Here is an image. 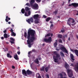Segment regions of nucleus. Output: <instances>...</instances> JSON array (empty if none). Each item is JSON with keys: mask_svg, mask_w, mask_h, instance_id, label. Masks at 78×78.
Listing matches in <instances>:
<instances>
[{"mask_svg": "<svg viewBox=\"0 0 78 78\" xmlns=\"http://www.w3.org/2000/svg\"><path fill=\"white\" fill-rule=\"evenodd\" d=\"M36 34V31L33 30H29L27 32V38L28 39L27 41V44H28V47L29 48L31 47L32 44L31 42H33L34 40H36V38L34 36Z\"/></svg>", "mask_w": 78, "mask_h": 78, "instance_id": "nucleus-1", "label": "nucleus"}, {"mask_svg": "<svg viewBox=\"0 0 78 78\" xmlns=\"http://www.w3.org/2000/svg\"><path fill=\"white\" fill-rule=\"evenodd\" d=\"M54 55H55H55L53 56V59H54V61L55 62H58V59L60 60L61 58V56L60 55L57 53L56 51L54 52Z\"/></svg>", "mask_w": 78, "mask_h": 78, "instance_id": "nucleus-2", "label": "nucleus"}, {"mask_svg": "<svg viewBox=\"0 0 78 78\" xmlns=\"http://www.w3.org/2000/svg\"><path fill=\"white\" fill-rule=\"evenodd\" d=\"M30 8L27 7H26L25 8V10L26 11V12L28 11V14L27 12H25L24 14V16H25L28 17L31 15V11H30Z\"/></svg>", "mask_w": 78, "mask_h": 78, "instance_id": "nucleus-3", "label": "nucleus"}, {"mask_svg": "<svg viewBox=\"0 0 78 78\" xmlns=\"http://www.w3.org/2000/svg\"><path fill=\"white\" fill-rule=\"evenodd\" d=\"M67 72L69 77L71 78V77L73 76V72H72V70L70 69H67Z\"/></svg>", "mask_w": 78, "mask_h": 78, "instance_id": "nucleus-4", "label": "nucleus"}, {"mask_svg": "<svg viewBox=\"0 0 78 78\" xmlns=\"http://www.w3.org/2000/svg\"><path fill=\"white\" fill-rule=\"evenodd\" d=\"M31 7L34 9L37 10L39 9V5L36 3H35L34 5L33 4Z\"/></svg>", "mask_w": 78, "mask_h": 78, "instance_id": "nucleus-5", "label": "nucleus"}, {"mask_svg": "<svg viewBox=\"0 0 78 78\" xmlns=\"http://www.w3.org/2000/svg\"><path fill=\"white\" fill-rule=\"evenodd\" d=\"M44 41L47 43L48 42H51L52 41V40L51 39V37H48V39L47 38H44Z\"/></svg>", "mask_w": 78, "mask_h": 78, "instance_id": "nucleus-6", "label": "nucleus"}, {"mask_svg": "<svg viewBox=\"0 0 78 78\" xmlns=\"http://www.w3.org/2000/svg\"><path fill=\"white\" fill-rule=\"evenodd\" d=\"M26 21L29 24H31V23H33L34 22V20L33 18H29L26 20Z\"/></svg>", "mask_w": 78, "mask_h": 78, "instance_id": "nucleus-7", "label": "nucleus"}, {"mask_svg": "<svg viewBox=\"0 0 78 78\" xmlns=\"http://www.w3.org/2000/svg\"><path fill=\"white\" fill-rule=\"evenodd\" d=\"M60 50H62L63 51H64V52H65L66 53L68 54V51L66 49V48L64 46L60 48Z\"/></svg>", "mask_w": 78, "mask_h": 78, "instance_id": "nucleus-8", "label": "nucleus"}, {"mask_svg": "<svg viewBox=\"0 0 78 78\" xmlns=\"http://www.w3.org/2000/svg\"><path fill=\"white\" fill-rule=\"evenodd\" d=\"M74 6V7H75V8L76 7H78V3H72L71 4H69V6Z\"/></svg>", "mask_w": 78, "mask_h": 78, "instance_id": "nucleus-9", "label": "nucleus"}, {"mask_svg": "<svg viewBox=\"0 0 78 78\" xmlns=\"http://www.w3.org/2000/svg\"><path fill=\"white\" fill-rule=\"evenodd\" d=\"M73 19V18L71 17L69 18L68 20H67V24L70 27H71V25L69 23H70V22L72 21V20Z\"/></svg>", "mask_w": 78, "mask_h": 78, "instance_id": "nucleus-10", "label": "nucleus"}, {"mask_svg": "<svg viewBox=\"0 0 78 78\" xmlns=\"http://www.w3.org/2000/svg\"><path fill=\"white\" fill-rule=\"evenodd\" d=\"M39 15L36 14L34 15L33 16V18L34 19H37L39 18Z\"/></svg>", "mask_w": 78, "mask_h": 78, "instance_id": "nucleus-11", "label": "nucleus"}, {"mask_svg": "<svg viewBox=\"0 0 78 78\" xmlns=\"http://www.w3.org/2000/svg\"><path fill=\"white\" fill-rule=\"evenodd\" d=\"M22 73L23 75H25V76H27V72H26V71H25V69H23L22 70Z\"/></svg>", "mask_w": 78, "mask_h": 78, "instance_id": "nucleus-12", "label": "nucleus"}, {"mask_svg": "<svg viewBox=\"0 0 78 78\" xmlns=\"http://www.w3.org/2000/svg\"><path fill=\"white\" fill-rule=\"evenodd\" d=\"M9 20H11V18H8V16H7L6 17V19H5V20L6 22H8Z\"/></svg>", "mask_w": 78, "mask_h": 78, "instance_id": "nucleus-13", "label": "nucleus"}, {"mask_svg": "<svg viewBox=\"0 0 78 78\" xmlns=\"http://www.w3.org/2000/svg\"><path fill=\"white\" fill-rule=\"evenodd\" d=\"M27 75H31V74H32V72L29 70H27Z\"/></svg>", "mask_w": 78, "mask_h": 78, "instance_id": "nucleus-14", "label": "nucleus"}, {"mask_svg": "<svg viewBox=\"0 0 78 78\" xmlns=\"http://www.w3.org/2000/svg\"><path fill=\"white\" fill-rule=\"evenodd\" d=\"M35 2V1L34 0H31L30 3V4L31 6L33 5V4H34V3Z\"/></svg>", "mask_w": 78, "mask_h": 78, "instance_id": "nucleus-15", "label": "nucleus"}, {"mask_svg": "<svg viewBox=\"0 0 78 78\" xmlns=\"http://www.w3.org/2000/svg\"><path fill=\"white\" fill-rule=\"evenodd\" d=\"M58 76H60V78H67V77H63V75H62V73H60L58 74Z\"/></svg>", "mask_w": 78, "mask_h": 78, "instance_id": "nucleus-16", "label": "nucleus"}, {"mask_svg": "<svg viewBox=\"0 0 78 78\" xmlns=\"http://www.w3.org/2000/svg\"><path fill=\"white\" fill-rule=\"evenodd\" d=\"M70 56L71 58V59L73 61H75V59L73 58H74V56H73V55L72 54H70Z\"/></svg>", "mask_w": 78, "mask_h": 78, "instance_id": "nucleus-17", "label": "nucleus"}, {"mask_svg": "<svg viewBox=\"0 0 78 78\" xmlns=\"http://www.w3.org/2000/svg\"><path fill=\"white\" fill-rule=\"evenodd\" d=\"M14 58H15L16 60H18L19 58H18V55L17 54H15L14 56Z\"/></svg>", "mask_w": 78, "mask_h": 78, "instance_id": "nucleus-18", "label": "nucleus"}, {"mask_svg": "<svg viewBox=\"0 0 78 78\" xmlns=\"http://www.w3.org/2000/svg\"><path fill=\"white\" fill-rule=\"evenodd\" d=\"M36 77L37 78H41V76L40 74L38 73L37 74Z\"/></svg>", "mask_w": 78, "mask_h": 78, "instance_id": "nucleus-19", "label": "nucleus"}, {"mask_svg": "<svg viewBox=\"0 0 78 78\" xmlns=\"http://www.w3.org/2000/svg\"><path fill=\"white\" fill-rule=\"evenodd\" d=\"M34 62H35V63H36V64H37L39 63V61L38 58H36L35 60L34 61Z\"/></svg>", "mask_w": 78, "mask_h": 78, "instance_id": "nucleus-20", "label": "nucleus"}, {"mask_svg": "<svg viewBox=\"0 0 78 78\" xmlns=\"http://www.w3.org/2000/svg\"><path fill=\"white\" fill-rule=\"evenodd\" d=\"M53 45L55 48H56V47H57V45H58V42H55L53 44Z\"/></svg>", "mask_w": 78, "mask_h": 78, "instance_id": "nucleus-21", "label": "nucleus"}, {"mask_svg": "<svg viewBox=\"0 0 78 78\" xmlns=\"http://www.w3.org/2000/svg\"><path fill=\"white\" fill-rule=\"evenodd\" d=\"M51 18L50 17H48L46 18V22H49V21H50V20H51Z\"/></svg>", "mask_w": 78, "mask_h": 78, "instance_id": "nucleus-22", "label": "nucleus"}, {"mask_svg": "<svg viewBox=\"0 0 78 78\" xmlns=\"http://www.w3.org/2000/svg\"><path fill=\"white\" fill-rule=\"evenodd\" d=\"M21 12L22 14H24L25 13V9L23 8L21 10Z\"/></svg>", "mask_w": 78, "mask_h": 78, "instance_id": "nucleus-23", "label": "nucleus"}, {"mask_svg": "<svg viewBox=\"0 0 78 78\" xmlns=\"http://www.w3.org/2000/svg\"><path fill=\"white\" fill-rule=\"evenodd\" d=\"M40 70L42 72H44L45 71V67L42 66V68L40 69Z\"/></svg>", "mask_w": 78, "mask_h": 78, "instance_id": "nucleus-24", "label": "nucleus"}, {"mask_svg": "<svg viewBox=\"0 0 78 78\" xmlns=\"http://www.w3.org/2000/svg\"><path fill=\"white\" fill-rule=\"evenodd\" d=\"M7 56L8 58H12V56L11 55H10V54L9 53H7Z\"/></svg>", "mask_w": 78, "mask_h": 78, "instance_id": "nucleus-25", "label": "nucleus"}, {"mask_svg": "<svg viewBox=\"0 0 78 78\" xmlns=\"http://www.w3.org/2000/svg\"><path fill=\"white\" fill-rule=\"evenodd\" d=\"M69 66L68 65V64H67V63H66L65 64V67L66 69H67L68 68Z\"/></svg>", "mask_w": 78, "mask_h": 78, "instance_id": "nucleus-26", "label": "nucleus"}, {"mask_svg": "<svg viewBox=\"0 0 78 78\" xmlns=\"http://www.w3.org/2000/svg\"><path fill=\"white\" fill-rule=\"evenodd\" d=\"M58 38H59V39H61V38L62 37V35L59 34L58 35Z\"/></svg>", "mask_w": 78, "mask_h": 78, "instance_id": "nucleus-27", "label": "nucleus"}, {"mask_svg": "<svg viewBox=\"0 0 78 78\" xmlns=\"http://www.w3.org/2000/svg\"><path fill=\"white\" fill-rule=\"evenodd\" d=\"M16 34H15V33H14V32H12V33H11V36H16Z\"/></svg>", "mask_w": 78, "mask_h": 78, "instance_id": "nucleus-28", "label": "nucleus"}, {"mask_svg": "<svg viewBox=\"0 0 78 78\" xmlns=\"http://www.w3.org/2000/svg\"><path fill=\"white\" fill-rule=\"evenodd\" d=\"M4 38H8V35L6 34H4Z\"/></svg>", "mask_w": 78, "mask_h": 78, "instance_id": "nucleus-29", "label": "nucleus"}, {"mask_svg": "<svg viewBox=\"0 0 78 78\" xmlns=\"http://www.w3.org/2000/svg\"><path fill=\"white\" fill-rule=\"evenodd\" d=\"M60 53L61 56H63V57H64V54L62 52H60Z\"/></svg>", "mask_w": 78, "mask_h": 78, "instance_id": "nucleus-30", "label": "nucleus"}, {"mask_svg": "<svg viewBox=\"0 0 78 78\" xmlns=\"http://www.w3.org/2000/svg\"><path fill=\"white\" fill-rule=\"evenodd\" d=\"M34 22L36 24H37V23H39V21L38 20H35L34 21Z\"/></svg>", "mask_w": 78, "mask_h": 78, "instance_id": "nucleus-31", "label": "nucleus"}, {"mask_svg": "<svg viewBox=\"0 0 78 78\" xmlns=\"http://www.w3.org/2000/svg\"><path fill=\"white\" fill-rule=\"evenodd\" d=\"M45 71L46 72H48V67H46L45 69Z\"/></svg>", "mask_w": 78, "mask_h": 78, "instance_id": "nucleus-32", "label": "nucleus"}, {"mask_svg": "<svg viewBox=\"0 0 78 78\" xmlns=\"http://www.w3.org/2000/svg\"><path fill=\"white\" fill-rule=\"evenodd\" d=\"M26 5L27 6H28L29 7H30L31 6V4H30V3H27L26 4Z\"/></svg>", "mask_w": 78, "mask_h": 78, "instance_id": "nucleus-33", "label": "nucleus"}, {"mask_svg": "<svg viewBox=\"0 0 78 78\" xmlns=\"http://www.w3.org/2000/svg\"><path fill=\"white\" fill-rule=\"evenodd\" d=\"M36 1L37 3H40L42 0H36Z\"/></svg>", "mask_w": 78, "mask_h": 78, "instance_id": "nucleus-34", "label": "nucleus"}, {"mask_svg": "<svg viewBox=\"0 0 78 78\" xmlns=\"http://www.w3.org/2000/svg\"><path fill=\"white\" fill-rule=\"evenodd\" d=\"M57 13H58V10H55L54 12V13L55 14V15H56V14H57Z\"/></svg>", "mask_w": 78, "mask_h": 78, "instance_id": "nucleus-35", "label": "nucleus"}, {"mask_svg": "<svg viewBox=\"0 0 78 78\" xmlns=\"http://www.w3.org/2000/svg\"><path fill=\"white\" fill-rule=\"evenodd\" d=\"M27 32H25L24 33V36L26 38H27Z\"/></svg>", "mask_w": 78, "mask_h": 78, "instance_id": "nucleus-36", "label": "nucleus"}, {"mask_svg": "<svg viewBox=\"0 0 78 78\" xmlns=\"http://www.w3.org/2000/svg\"><path fill=\"white\" fill-rule=\"evenodd\" d=\"M58 42L59 43H62V40L61 39H59L58 40Z\"/></svg>", "mask_w": 78, "mask_h": 78, "instance_id": "nucleus-37", "label": "nucleus"}, {"mask_svg": "<svg viewBox=\"0 0 78 78\" xmlns=\"http://www.w3.org/2000/svg\"><path fill=\"white\" fill-rule=\"evenodd\" d=\"M56 50L57 51H59L60 49H59V48L58 47L56 48Z\"/></svg>", "mask_w": 78, "mask_h": 78, "instance_id": "nucleus-38", "label": "nucleus"}, {"mask_svg": "<svg viewBox=\"0 0 78 78\" xmlns=\"http://www.w3.org/2000/svg\"><path fill=\"white\" fill-rule=\"evenodd\" d=\"M62 73H63V74H64V76H67V75H66V74L65 72H62Z\"/></svg>", "mask_w": 78, "mask_h": 78, "instance_id": "nucleus-39", "label": "nucleus"}, {"mask_svg": "<svg viewBox=\"0 0 78 78\" xmlns=\"http://www.w3.org/2000/svg\"><path fill=\"white\" fill-rule=\"evenodd\" d=\"M50 35H51V34H50V33H49L47 34L46 35L48 37L49 36H50Z\"/></svg>", "mask_w": 78, "mask_h": 78, "instance_id": "nucleus-40", "label": "nucleus"}, {"mask_svg": "<svg viewBox=\"0 0 78 78\" xmlns=\"http://www.w3.org/2000/svg\"><path fill=\"white\" fill-rule=\"evenodd\" d=\"M10 40H11V41H14V39L13 38L11 37L10 38Z\"/></svg>", "mask_w": 78, "mask_h": 78, "instance_id": "nucleus-41", "label": "nucleus"}, {"mask_svg": "<svg viewBox=\"0 0 78 78\" xmlns=\"http://www.w3.org/2000/svg\"><path fill=\"white\" fill-rule=\"evenodd\" d=\"M72 22L71 23H75V20L73 19H73L72 20Z\"/></svg>", "mask_w": 78, "mask_h": 78, "instance_id": "nucleus-42", "label": "nucleus"}, {"mask_svg": "<svg viewBox=\"0 0 78 78\" xmlns=\"http://www.w3.org/2000/svg\"><path fill=\"white\" fill-rule=\"evenodd\" d=\"M10 42L11 44H14V41H10Z\"/></svg>", "mask_w": 78, "mask_h": 78, "instance_id": "nucleus-43", "label": "nucleus"}, {"mask_svg": "<svg viewBox=\"0 0 78 78\" xmlns=\"http://www.w3.org/2000/svg\"><path fill=\"white\" fill-rule=\"evenodd\" d=\"M43 17L44 19H46V18H47V16H45V15H44Z\"/></svg>", "mask_w": 78, "mask_h": 78, "instance_id": "nucleus-44", "label": "nucleus"}, {"mask_svg": "<svg viewBox=\"0 0 78 78\" xmlns=\"http://www.w3.org/2000/svg\"><path fill=\"white\" fill-rule=\"evenodd\" d=\"M10 31H11V32L12 33H13V30L12 29H11V30H10Z\"/></svg>", "mask_w": 78, "mask_h": 78, "instance_id": "nucleus-45", "label": "nucleus"}, {"mask_svg": "<svg viewBox=\"0 0 78 78\" xmlns=\"http://www.w3.org/2000/svg\"><path fill=\"white\" fill-rule=\"evenodd\" d=\"M17 53L18 55H20V51H18L17 52Z\"/></svg>", "mask_w": 78, "mask_h": 78, "instance_id": "nucleus-46", "label": "nucleus"}, {"mask_svg": "<svg viewBox=\"0 0 78 78\" xmlns=\"http://www.w3.org/2000/svg\"><path fill=\"white\" fill-rule=\"evenodd\" d=\"M64 3H65V2H63V3L61 4L62 6H63V5H64Z\"/></svg>", "mask_w": 78, "mask_h": 78, "instance_id": "nucleus-47", "label": "nucleus"}, {"mask_svg": "<svg viewBox=\"0 0 78 78\" xmlns=\"http://www.w3.org/2000/svg\"><path fill=\"white\" fill-rule=\"evenodd\" d=\"M4 33H6V30H5L3 31Z\"/></svg>", "mask_w": 78, "mask_h": 78, "instance_id": "nucleus-48", "label": "nucleus"}, {"mask_svg": "<svg viewBox=\"0 0 78 78\" xmlns=\"http://www.w3.org/2000/svg\"><path fill=\"white\" fill-rule=\"evenodd\" d=\"M32 51L33 52H35V51H36V50H35V49H33Z\"/></svg>", "mask_w": 78, "mask_h": 78, "instance_id": "nucleus-49", "label": "nucleus"}, {"mask_svg": "<svg viewBox=\"0 0 78 78\" xmlns=\"http://www.w3.org/2000/svg\"><path fill=\"white\" fill-rule=\"evenodd\" d=\"M70 66H73V67H74V65L73 63H72Z\"/></svg>", "mask_w": 78, "mask_h": 78, "instance_id": "nucleus-50", "label": "nucleus"}, {"mask_svg": "<svg viewBox=\"0 0 78 78\" xmlns=\"http://www.w3.org/2000/svg\"><path fill=\"white\" fill-rule=\"evenodd\" d=\"M61 32L62 33H64V30H61Z\"/></svg>", "mask_w": 78, "mask_h": 78, "instance_id": "nucleus-51", "label": "nucleus"}, {"mask_svg": "<svg viewBox=\"0 0 78 78\" xmlns=\"http://www.w3.org/2000/svg\"><path fill=\"white\" fill-rule=\"evenodd\" d=\"M46 76H47V78H50L49 77V75L48 74H47Z\"/></svg>", "mask_w": 78, "mask_h": 78, "instance_id": "nucleus-52", "label": "nucleus"}, {"mask_svg": "<svg viewBox=\"0 0 78 78\" xmlns=\"http://www.w3.org/2000/svg\"><path fill=\"white\" fill-rule=\"evenodd\" d=\"M12 68L13 69H15V66H12Z\"/></svg>", "mask_w": 78, "mask_h": 78, "instance_id": "nucleus-53", "label": "nucleus"}, {"mask_svg": "<svg viewBox=\"0 0 78 78\" xmlns=\"http://www.w3.org/2000/svg\"><path fill=\"white\" fill-rule=\"evenodd\" d=\"M31 53V51H29L28 53V55H30V53Z\"/></svg>", "mask_w": 78, "mask_h": 78, "instance_id": "nucleus-54", "label": "nucleus"}, {"mask_svg": "<svg viewBox=\"0 0 78 78\" xmlns=\"http://www.w3.org/2000/svg\"><path fill=\"white\" fill-rule=\"evenodd\" d=\"M5 51H8V49L6 48V49H4Z\"/></svg>", "mask_w": 78, "mask_h": 78, "instance_id": "nucleus-55", "label": "nucleus"}, {"mask_svg": "<svg viewBox=\"0 0 78 78\" xmlns=\"http://www.w3.org/2000/svg\"><path fill=\"white\" fill-rule=\"evenodd\" d=\"M38 59L39 60V61L41 60H42V58H38Z\"/></svg>", "mask_w": 78, "mask_h": 78, "instance_id": "nucleus-56", "label": "nucleus"}, {"mask_svg": "<svg viewBox=\"0 0 78 78\" xmlns=\"http://www.w3.org/2000/svg\"><path fill=\"white\" fill-rule=\"evenodd\" d=\"M51 27H53V24H51Z\"/></svg>", "mask_w": 78, "mask_h": 78, "instance_id": "nucleus-57", "label": "nucleus"}, {"mask_svg": "<svg viewBox=\"0 0 78 78\" xmlns=\"http://www.w3.org/2000/svg\"><path fill=\"white\" fill-rule=\"evenodd\" d=\"M12 27H14V25L12 24Z\"/></svg>", "mask_w": 78, "mask_h": 78, "instance_id": "nucleus-58", "label": "nucleus"}, {"mask_svg": "<svg viewBox=\"0 0 78 78\" xmlns=\"http://www.w3.org/2000/svg\"><path fill=\"white\" fill-rule=\"evenodd\" d=\"M8 23L9 24H11V22H9Z\"/></svg>", "mask_w": 78, "mask_h": 78, "instance_id": "nucleus-59", "label": "nucleus"}, {"mask_svg": "<svg viewBox=\"0 0 78 78\" xmlns=\"http://www.w3.org/2000/svg\"><path fill=\"white\" fill-rule=\"evenodd\" d=\"M68 41H70V37L68 38Z\"/></svg>", "mask_w": 78, "mask_h": 78, "instance_id": "nucleus-60", "label": "nucleus"}, {"mask_svg": "<svg viewBox=\"0 0 78 78\" xmlns=\"http://www.w3.org/2000/svg\"><path fill=\"white\" fill-rule=\"evenodd\" d=\"M28 56L29 57H31V55H30V54H28Z\"/></svg>", "mask_w": 78, "mask_h": 78, "instance_id": "nucleus-61", "label": "nucleus"}, {"mask_svg": "<svg viewBox=\"0 0 78 78\" xmlns=\"http://www.w3.org/2000/svg\"><path fill=\"white\" fill-rule=\"evenodd\" d=\"M77 13L76 14V16H78V11H77Z\"/></svg>", "mask_w": 78, "mask_h": 78, "instance_id": "nucleus-62", "label": "nucleus"}, {"mask_svg": "<svg viewBox=\"0 0 78 78\" xmlns=\"http://www.w3.org/2000/svg\"><path fill=\"white\" fill-rule=\"evenodd\" d=\"M1 39H4V37H2Z\"/></svg>", "mask_w": 78, "mask_h": 78, "instance_id": "nucleus-63", "label": "nucleus"}, {"mask_svg": "<svg viewBox=\"0 0 78 78\" xmlns=\"http://www.w3.org/2000/svg\"><path fill=\"white\" fill-rule=\"evenodd\" d=\"M76 37V38H77L78 39V36H77Z\"/></svg>", "mask_w": 78, "mask_h": 78, "instance_id": "nucleus-64", "label": "nucleus"}]
</instances>
